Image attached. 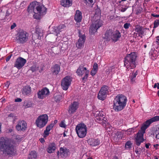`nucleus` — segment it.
<instances>
[{"label":"nucleus","instance_id":"nucleus-1","mask_svg":"<svg viewBox=\"0 0 159 159\" xmlns=\"http://www.w3.org/2000/svg\"><path fill=\"white\" fill-rule=\"evenodd\" d=\"M0 151L8 155H13L16 153V149L9 139L2 137L0 138Z\"/></svg>","mask_w":159,"mask_h":159},{"label":"nucleus","instance_id":"nucleus-2","mask_svg":"<svg viewBox=\"0 0 159 159\" xmlns=\"http://www.w3.org/2000/svg\"><path fill=\"white\" fill-rule=\"evenodd\" d=\"M127 102L126 97L124 95H117L113 101V109L116 112L121 111L125 107Z\"/></svg>","mask_w":159,"mask_h":159},{"label":"nucleus","instance_id":"nucleus-3","mask_svg":"<svg viewBox=\"0 0 159 159\" xmlns=\"http://www.w3.org/2000/svg\"><path fill=\"white\" fill-rule=\"evenodd\" d=\"M137 56L135 52H132L128 54L124 60V66L127 69H133L136 67Z\"/></svg>","mask_w":159,"mask_h":159},{"label":"nucleus","instance_id":"nucleus-4","mask_svg":"<svg viewBox=\"0 0 159 159\" xmlns=\"http://www.w3.org/2000/svg\"><path fill=\"white\" fill-rule=\"evenodd\" d=\"M75 130L79 138H83L85 136L87 133L86 125L83 123L78 124L76 126Z\"/></svg>","mask_w":159,"mask_h":159},{"label":"nucleus","instance_id":"nucleus-5","mask_svg":"<svg viewBox=\"0 0 159 159\" xmlns=\"http://www.w3.org/2000/svg\"><path fill=\"white\" fill-rule=\"evenodd\" d=\"M48 121V116L47 114L39 116L36 120L35 123L37 127L42 128L47 124Z\"/></svg>","mask_w":159,"mask_h":159},{"label":"nucleus","instance_id":"nucleus-6","mask_svg":"<svg viewBox=\"0 0 159 159\" xmlns=\"http://www.w3.org/2000/svg\"><path fill=\"white\" fill-rule=\"evenodd\" d=\"M17 42L20 44H24L28 39V34L25 31H21L19 32L16 37Z\"/></svg>","mask_w":159,"mask_h":159},{"label":"nucleus","instance_id":"nucleus-7","mask_svg":"<svg viewBox=\"0 0 159 159\" xmlns=\"http://www.w3.org/2000/svg\"><path fill=\"white\" fill-rule=\"evenodd\" d=\"M102 23L99 19L92 22L90 26L89 31L91 35L94 34L97 32L98 29L102 25Z\"/></svg>","mask_w":159,"mask_h":159},{"label":"nucleus","instance_id":"nucleus-8","mask_svg":"<svg viewBox=\"0 0 159 159\" xmlns=\"http://www.w3.org/2000/svg\"><path fill=\"white\" fill-rule=\"evenodd\" d=\"M109 87L106 85H103L101 88L98 94V98L101 100H104L107 97V94L108 93Z\"/></svg>","mask_w":159,"mask_h":159},{"label":"nucleus","instance_id":"nucleus-9","mask_svg":"<svg viewBox=\"0 0 159 159\" xmlns=\"http://www.w3.org/2000/svg\"><path fill=\"white\" fill-rule=\"evenodd\" d=\"M76 73L77 75L79 76H82L84 74V76L82 79V80L83 81L87 79L89 71V70H87L86 67L80 65L77 69Z\"/></svg>","mask_w":159,"mask_h":159},{"label":"nucleus","instance_id":"nucleus-10","mask_svg":"<svg viewBox=\"0 0 159 159\" xmlns=\"http://www.w3.org/2000/svg\"><path fill=\"white\" fill-rule=\"evenodd\" d=\"M72 79L70 76H66L61 81V86L64 90H67L70 86Z\"/></svg>","mask_w":159,"mask_h":159},{"label":"nucleus","instance_id":"nucleus-11","mask_svg":"<svg viewBox=\"0 0 159 159\" xmlns=\"http://www.w3.org/2000/svg\"><path fill=\"white\" fill-rule=\"evenodd\" d=\"M50 94L49 89L47 87L43 88L37 93L38 98L39 99H43L48 96Z\"/></svg>","mask_w":159,"mask_h":159},{"label":"nucleus","instance_id":"nucleus-12","mask_svg":"<svg viewBox=\"0 0 159 159\" xmlns=\"http://www.w3.org/2000/svg\"><path fill=\"white\" fill-rule=\"evenodd\" d=\"M79 38L76 43V46L78 48H81L84 47L86 38L85 35L82 34L80 31L79 32Z\"/></svg>","mask_w":159,"mask_h":159},{"label":"nucleus","instance_id":"nucleus-13","mask_svg":"<svg viewBox=\"0 0 159 159\" xmlns=\"http://www.w3.org/2000/svg\"><path fill=\"white\" fill-rule=\"evenodd\" d=\"M79 103L78 102L74 101L69 106L68 112L70 114H73L76 112L79 108Z\"/></svg>","mask_w":159,"mask_h":159},{"label":"nucleus","instance_id":"nucleus-14","mask_svg":"<svg viewBox=\"0 0 159 159\" xmlns=\"http://www.w3.org/2000/svg\"><path fill=\"white\" fill-rule=\"evenodd\" d=\"M146 28H144L143 27L139 25H137L135 26V31L136 32V36L137 37H140L142 38L143 36L144 35L145 32Z\"/></svg>","mask_w":159,"mask_h":159},{"label":"nucleus","instance_id":"nucleus-15","mask_svg":"<svg viewBox=\"0 0 159 159\" xmlns=\"http://www.w3.org/2000/svg\"><path fill=\"white\" fill-rule=\"evenodd\" d=\"M26 62L25 59L21 57H19L16 59L14 66L18 69H20L24 66Z\"/></svg>","mask_w":159,"mask_h":159},{"label":"nucleus","instance_id":"nucleus-16","mask_svg":"<svg viewBox=\"0 0 159 159\" xmlns=\"http://www.w3.org/2000/svg\"><path fill=\"white\" fill-rule=\"evenodd\" d=\"M16 127L17 131L23 132L27 128V123L24 120H20L18 121Z\"/></svg>","mask_w":159,"mask_h":159},{"label":"nucleus","instance_id":"nucleus-17","mask_svg":"<svg viewBox=\"0 0 159 159\" xmlns=\"http://www.w3.org/2000/svg\"><path fill=\"white\" fill-rule=\"evenodd\" d=\"M144 133L140 130H139L137 133V136L135 138L136 143L137 146H139L141 143L144 141L143 136Z\"/></svg>","mask_w":159,"mask_h":159},{"label":"nucleus","instance_id":"nucleus-18","mask_svg":"<svg viewBox=\"0 0 159 159\" xmlns=\"http://www.w3.org/2000/svg\"><path fill=\"white\" fill-rule=\"evenodd\" d=\"M88 144L92 147H95L99 145L100 143V139L98 138H90L87 140Z\"/></svg>","mask_w":159,"mask_h":159},{"label":"nucleus","instance_id":"nucleus-19","mask_svg":"<svg viewBox=\"0 0 159 159\" xmlns=\"http://www.w3.org/2000/svg\"><path fill=\"white\" fill-rule=\"evenodd\" d=\"M61 67L60 65L56 64L52 65L50 69L51 71L52 75H57L60 71Z\"/></svg>","mask_w":159,"mask_h":159},{"label":"nucleus","instance_id":"nucleus-20","mask_svg":"<svg viewBox=\"0 0 159 159\" xmlns=\"http://www.w3.org/2000/svg\"><path fill=\"white\" fill-rule=\"evenodd\" d=\"M121 37L120 32L119 30H116L113 32L111 40L113 42H116L119 40Z\"/></svg>","mask_w":159,"mask_h":159},{"label":"nucleus","instance_id":"nucleus-21","mask_svg":"<svg viewBox=\"0 0 159 159\" xmlns=\"http://www.w3.org/2000/svg\"><path fill=\"white\" fill-rule=\"evenodd\" d=\"M38 13L41 16L44 15L47 12V8L43 5H39L36 7Z\"/></svg>","mask_w":159,"mask_h":159},{"label":"nucleus","instance_id":"nucleus-22","mask_svg":"<svg viewBox=\"0 0 159 159\" xmlns=\"http://www.w3.org/2000/svg\"><path fill=\"white\" fill-rule=\"evenodd\" d=\"M152 123L150 119L147 120L143 124L140 130L143 131V133H145L146 129Z\"/></svg>","mask_w":159,"mask_h":159},{"label":"nucleus","instance_id":"nucleus-23","mask_svg":"<svg viewBox=\"0 0 159 159\" xmlns=\"http://www.w3.org/2000/svg\"><path fill=\"white\" fill-rule=\"evenodd\" d=\"M60 156L62 158H64L67 157L69 155V150L67 149L66 148H60Z\"/></svg>","mask_w":159,"mask_h":159},{"label":"nucleus","instance_id":"nucleus-24","mask_svg":"<svg viewBox=\"0 0 159 159\" xmlns=\"http://www.w3.org/2000/svg\"><path fill=\"white\" fill-rule=\"evenodd\" d=\"M74 19L75 21L79 23L81 22L82 19V13L79 10L76 11Z\"/></svg>","mask_w":159,"mask_h":159},{"label":"nucleus","instance_id":"nucleus-25","mask_svg":"<svg viewBox=\"0 0 159 159\" xmlns=\"http://www.w3.org/2000/svg\"><path fill=\"white\" fill-rule=\"evenodd\" d=\"M35 33L37 34L36 39H39V37L43 35V31L38 25H37L35 27Z\"/></svg>","mask_w":159,"mask_h":159},{"label":"nucleus","instance_id":"nucleus-26","mask_svg":"<svg viewBox=\"0 0 159 159\" xmlns=\"http://www.w3.org/2000/svg\"><path fill=\"white\" fill-rule=\"evenodd\" d=\"M72 0H61V5L65 7H69L72 5Z\"/></svg>","mask_w":159,"mask_h":159},{"label":"nucleus","instance_id":"nucleus-27","mask_svg":"<svg viewBox=\"0 0 159 159\" xmlns=\"http://www.w3.org/2000/svg\"><path fill=\"white\" fill-rule=\"evenodd\" d=\"M56 148V144L54 143H51L48 145L47 148V151L48 153H53L55 150Z\"/></svg>","mask_w":159,"mask_h":159},{"label":"nucleus","instance_id":"nucleus-28","mask_svg":"<svg viewBox=\"0 0 159 159\" xmlns=\"http://www.w3.org/2000/svg\"><path fill=\"white\" fill-rule=\"evenodd\" d=\"M37 2L36 1L33 2L31 3L30 5L28 7L27 9V11L29 13H32L33 12L34 13V8L35 7Z\"/></svg>","mask_w":159,"mask_h":159},{"label":"nucleus","instance_id":"nucleus-29","mask_svg":"<svg viewBox=\"0 0 159 159\" xmlns=\"http://www.w3.org/2000/svg\"><path fill=\"white\" fill-rule=\"evenodd\" d=\"M31 92V88L29 86L24 87L22 91V93L23 94L26 95H29Z\"/></svg>","mask_w":159,"mask_h":159},{"label":"nucleus","instance_id":"nucleus-30","mask_svg":"<svg viewBox=\"0 0 159 159\" xmlns=\"http://www.w3.org/2000/svg\"><path fill=\"white\" fill-rule=\"evenodd\" d=\"M112 33L113 32L111 30H107L105 33L104 38L108 40H110L111 39Z\"/></svg>","mask_w":159,"mask_h":159},{"label":"nucleus","instance_id":"nucleus-31","mask_svg":"<svg viewBox=\"0 0 159 159\" xmlns=\"http://www.w3.org/2000/svg\"><path fill=\"white\" fill-rule=\"evenodd\" d=\"M66 27L65 25H60L57 27H54V29L57 33H59L64 30Z\"/></svg>","mask_w":159,"mask_h":159},{"label":"nucleus","instance_id":"nucleus-32","mask_svg":"<svg viewBox=\"0 0 159 159\" xmlns=\"http://www.w3.org/2000/svg\"><path fill=\"white\" fill-rule=\"evenodd\" d=\"M37 156V154L35 151H31L28 155V159H36Z\"/></svg>","mask_w":159,"mask_h":159},{"label":"nucleus","instance_id":"nucleus-33","mask_svg":"<svg viewBox=\"0 0 159 159\" xmlns=\"http://www.w3.org/2000/svg\"><path fill=\"white\" fill-rule=\"evenodd\" d=\"M54 99L57 102H59L62 99V96L61 95L59 94H55L54 97Z\"/></svg>","mask_w":159,"mask_h":159},{"label":"nucleus","instance_id":"nucleus-34","mask_svg":"<svg viewBox=\"0 0 159 159\" xmlns=\"http://www.w3.org/2000/svg\"><path fill=\"white\" fill-rule=\"evenodd\" d=\"M56 36L53 34L50 33L48 34L46 37V38L48 40H51L56 38Z\"/></svg>","mask_w":159,"mask_h":159},{"label":"nucleus","instance_id":"nucleus-35","mask_svg":"<svg viewBox=\"0 0 159 159\" xmlns=\"http://www.w3.org/2000/svg\"><path fill=\"white\" fill-rule=\"evenodd\" d=\"M138 75V71L137 70L134 73H133L131 77V81L132 83L135 82V78Z\"/></svg>","mask_w":159,"mask_h":159},{"label":"nucleus","instance_id":"nucleus-36","mask_svg":"<svg viewBox=\"0 0 159 159\" xmlns=\"http://www.w3.org/2000/svg\"><path fill=\"white\" fill-rule=\"evenodd\" d=\"M155 133L156 135V138L159 139V125H157L156 127Z\"/></svg>","mask_w":159,"mask_h":159},{"label":"nucleus","instance_id":"nucleus-37","mask_svg":"<svg viewBox=\"0 0 159 159\" xmlns=\"http://www.w3.org/2000/svg\"><path fill=\"white\" fill-rule=\"evenodd\" d=\"M24 106L25 108H28L32 107V103L30 101H25V102Z\"/></svg>","mask_w":159,"mask_h":159},{"label":"nucleus","instance_id":"nucleus-38","mask_svg":"<svg viewBox=\"0 0 159 159\" xmlns=\"http://www.w3.org/2000/svg\"><path fill=\"white\" fill-rule=\"evenodd\" d=\"M132 143L130 141H127L125 145V148L126 149H129L131 148Z\"/></svg>","mask_w":159,"mask_h":159},{"label":"nucleus","instance_id":"nucleus-39","mask_svg":"<svg viewBox=\"0 0 159 159\" xmlns=\"http://www.w3.org/2000/svg\"><path fill=\"white\" fill-rule=\"evenodd\" d=\"M115 67L114 66L109 67L108 69V71L109 73L110 72L112 74H114L115 73Z\"/></svg>","mask_w":159,"mask_h":159},{"label":"nucleus","instance_id":"nucleus-40","mask_svg":"<svg viewBox=\"0 0 159 159\" xmlns=\"http://www.w3.org/2000/svg\"><path fill=\"white\" fill-rule=\"evenodd\" d=\"M152 123L159 121V116H156L150 119Z\"/></svg>","mask_w":159,"mask_h":159},{"label":"nucleus","instance_id":"nucleus-41","mask_svg":"<svg viewBox=\"0 0 159 159\" xmlns=\"http://www.w3.org/2000/svg\"><path fill=\"white\" fill-rule=\"evenodd\" d=\"M116 136L117 138L118 139V140L122 138V134L121 132L118 131L117 132L116 134Z\"/></svg>","mask_w":159,"mask_h":159},{"label":"nucleus","instance_id":"nucleus-42","mask_svg":"<svg viewBox=\"0 0 159 159\" xmlns=\"http://www.w3.org/2000/svg\"><path fill=\"white\" fill-rule=\"evenodd\" d=\"M54 126V124H51L46 127V130L50 131L51 129H52Z\"/></svg>","mask_w":159,"mask_h":159},{"label":"nucleus","instance_id":"nucleus-43","mask_svg":"<svg viewBox=\"0 0 159 159\" xmlns=\"http://www.w3.org/2000/svg\"><path fill=\"white\" fill-rule=\"evenodd\" d=\"M159 25V20L157 19L154 22L153 28H156Z\"/></svg>","mask_w":159,"mask_h":159},{"label":"nucleus","instance_id":"nucleus-44","mask_svg":"<svg viewBox=\"0 0 159 159\" xmlns=\"http://www.w3.org/2000/svg\"><path fill=\"white\" fill-rule=\"evenodd\" d=\"M103 117L102 118V117L101 116H97L95 120L97 122H99L102 121L103 120H105L103 119Z\"/></svg>","mask_w":159,"mask_h":159},{"label":"nucleus","instance_id":"nucleus-45","mask_svg":"<svg viewBox=\"0 0 159 159\" xmlns=\"http://www.w3.org/2000/svg\"><path fill=\"white\" fill-rule=\"evenodd\" d=\"M100 15L101 12L100 10L99 9H97L95 11L94 16L96 17L97 16H99V17H100Z\"/></svg>","mask_w":159,"mask_h":159},{"label":"nucleus","instance_id":"nucleus-46","mask_svg":"<svg viewBox=\"0 0 159 159\" xmlns=\"http://www.w3.org/2000/svg\"><path fill=\"white\" fill-rule=\"evenodd\" d=\"M41 16L39 14V13H35L33 15V17L34 18L37 20H39L40 18V16Z\"/></svg>","mask_w":159,"mask_h":159},{"label":"nucleus","instance_id":"nucleus-47","mask_svg":"<svg viewBox=\"0 0 159 159\" xmlns=\"http://www.w3.org/2000/svg\"><path fill=\"white\" fill-rule=\"evenodd\" d=\"M65 121L64 120L61 121V123L59 124V126L62 128H66V126L65 123Z\"/></svg>","mask_w":159,"mask_h":159},{"label":"nucleus","instance_id":"nucleus-48","mask_svg":"<svg viewBox=\"0 0 159 159\" xmlns=\"http://www.w3.org/2000/svg\"><path fill=\"white\" fill-rule=\"evenodd\" d=\"M96 0H86L87 3L90 4L91 5L93 6L96 2Z\"/></svg>","mask_w":159,"mask_h":159},{"label":"nucleus","instance_id":"nucleus-49","mask_svg":"<svg viewBox=\"0 0 159 159\" xmlns=\"http://www.w3.org/2000/svg\"><path fill=\"white\" fill-rule=\"evenodd\" d=\"M49 131L46 130H45L43 133V136L44 138L47 137L49 135Z\"/></svg>","mask_w":159,"mask_h":159},{"label":"nucleus","instance_id":"nucleus-50","mask_svg":"<svg viewBox=\"0 0 159 159\" xmlns=\"http://www.w3.org/2000/svg\"><path fill=\"white\" fill-rule=\"evenodd\" d=\"M37 68L36 65H34L30 68V70H31L33 72H34L36 70Z\"/></svg>","mask_w":159,"mask_h":159},{"label":"nucleus","instance_id":"nucleus-51","mask_svg":"<svg viewBox=\"0 0 159 159\" xmlns=\"http://www.w3.org/2000/svg\"><path fill=\"white\" fill-rule=\"evenodd\" d=\"M130 26L131 25L129 23H126L124 24V28L126 29H128Z\"/></svg>","mask_w":159,"mask_h":159},{"label":"nucleus","instance_id":"nucleus-52","mask_svg":"<svg viewBox=\"0 0 159 159\" xmlns=\"http://www.w3.org/2000/svg\"><path fill=\"white\" fill-rule=\"evenodd\" d=\"M156 41L154 42V43L157 45H159V36H158L156 38Z\"/></svg>","mask_w":159,"mask_h":159},{"label":"nucleus","instance_id":"nucleus-53","mask_svg":"<svg viewBox=\"0 0 159 159\" xmlns=\"http://www.w3.org/2000/svg\"><path fill=\"white\" fill-rule=\"evenodd\" d=\"M97 71V70L92 69L91 74V75L92 76H94L96 73Z\"/></svg>","mask_w":159,"mask_h":159},{"label":"nucleus","instance_id":"nucleus-54","mask_svg":"<svg viewBox=\"0 0 159 159\" xmlns=\"http://www.w3.org/2000/svg\"><path fill=\"white\" fill-rule=\"evenodd\" d=\"M92 69L97 70L98 69V65L97 63H94Z\"/></svg>","mask_w":159,"mask_h":159},{"label":"nucleus","instance_id":"nucleus-55","mask_svg":"<svg viewBox=\"0 0 159 159\" xmlns=\"http://www.w3.org/2000/svg\"><path fill=\"white\" fill-rule=\"evenodd\" d=\"M15 139L17 140L18 142L20 141L21 140V138L19 135H17L15 136Z\"/></svg>","mask_w":159,"mask_h":159},{"label":"nucleus","instance_id":"nucleus-56","mask_svg":"<svg viewBox=\"0 0 159 159\" xmlns=\"http://www.w3.org/2000/svg\"><path fill=\"white\" fill-rule=\"evenodd\" d=\"M16 26V24L15 23H13V24L11 26V30L14 29Z\"/></svg>","mask_w":159,"mask_h":159},{"label":"nucleus","instance_id":"nucleus-57","mask_svg":"<svg viewBox=\"0 0 159 159\" xmlns=\"http://www.w3.org/2000/svg\"><path fill=\"white\" fill-rule=\"evenodd\" d=\"M22 99L20 98H17L15 99V102H20L22 101Z\"/></svg>","mask_w":159,"mask_h":159},{"label":"nucleus","instance_id":"nucleus-58","mask_svg":"<svg viewBox=\"0 0 159 159\" xmlns=\"http://www.w3.org/2000/svg\"><path fill=\"white\" fill-rule=\"evenodd\" d=\"M129 132H135L134 128L129 129L128 130Z\"/></svg>","mask_w":159,"mask_h":159},{"label":"nucleus","instance_id":"nucleus-59","mask_svg":"<svg viewBox=\"0 0 159 159\" xmlns=\"http://www.w3.org/2000/svg\"><path fill=\"white\" fill-rule=\"evenodd\" d=\"M12 56V55H9V56H8L6 58V61L7 62L8 61H9L11 57Z\"/></svg>","mask_w":159,"mask_h":159},{"label":"nucleus","instance_id":"nucleus-60","mask_svg":"<svg viewBox=\"0 0 159 159\" xmlns=\"http://www.w3.org/2000/svg\"><path fill=\"white\" fill-rule=\"evenodd\" d=\"M10 83L9 81H7V82L5 83V86L7 88L9 87V86Z\"/></svg>","mask_w":159,"mask_h":159},{"label":"nucleus","instance_id":"nucleus-61","mask_svg":"<svg viewBox=\"0 0 159 159\" xmlns=\"http://www.w3.org/2000/svg\"><path fill=\"white\" fill-rule=\"evenodd\" d=\"M152 16L154 17H159V14L158 15H156L155 14H152Z\"/></svg>","mask_w":159,"mask_h":159},{"label":"nucleus","instance_id":"nucleus-62","mask_svg":"<svg viewBox=\"0 0 159 159\" xmlns=\"http://www.w3.org/2000/svg\"><path fill=\"white\" fill-rule=\"evenodd\" d=\"M150 143H147L146 144H145V147L147 148H149V146L150 145Z\"/></svg>","mask_w":159,"mask_h":159},{"label":"nucleus","instance_id":"nucleus-63","mask_svg":"<svg viewBox=\"0 0 159 159\" xmlns=\"http://www.w3.org/2000/svg\"><path fill=\"white\" fill-rule=\"evenodd\" d=\"M80 22L78 23V22H76L75 25H76V26L77 27H80Z\"/></svg>","mask_w":159,"mask_h":159},{"label":"nucleus","instance_id":"nucleus-64","mask_svg":"<svg viewBox=\"0 0 159 159\" xmlns=\"http://www.w3.org/2000/svg\"><path fill=\"white\" fill-rule=\"evenodd\" d=\"M10 14V13L9 12V11L8 10H7L6 13V16H9Z\"/></svg>","mask_w":159,"mask_h":159}]
</instances>
